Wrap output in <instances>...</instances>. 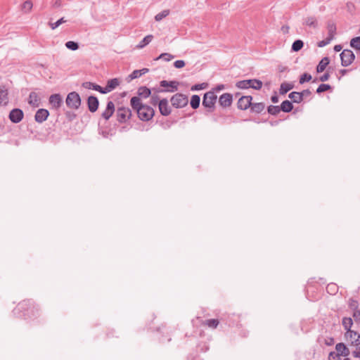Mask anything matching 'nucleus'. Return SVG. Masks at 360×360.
Returning <instances> with one entry per match:
<instances>
[{"mask_svg":"<svg viewBox=\"0 0 360 360\" xmlns=\"http://www.w3.org/2000/svg\"><path fill=\"white\" fill-rule=\"evenodd\" d=\"M120 84V81L117 78H113L108 81L107 84L103 87V94H108L114 90Z\"/></svg>","mask_w":360,"mask_h":360,"instance_id":"a211bd4d","label":"nucleus"},{"mask_svg":"<svg viewBox=\"0 0 360 360\" xmlns=\"http://www.w3.org/2000/svg\"><path fill=\"white\" fill-rule=\"evenodd\" d=\"M345 338L350 342L352 345L359 346L360 345V334L354 330L346 331Z\"/></svg>","mask_w":360,"mask_h":360,"instance_id":"1a4fd4ad","label":"nucleus"},{"mask_svg":"<svg viewBox=\"0 0 360 360\" xmlns=\"http://www.w3.org/2000/svg\"><path fill=\"white\" fill-rule=\"evenodd\" d=\"M179 82L176 81H167L162 80L160 82V85L162 87H167V89H159L158 91H165V92H174L178 89Z\"/></svg>","mask_w":360,"mask_h":360,"instance_id":"6e6552de","label":"nucleus"},{"mask_svg":"<svg viewBox=\"0 0 360 360\" xmlns=\"http://www.w3.org/2000/svg\"><path fill=\"white\" fill-rule=\"evenodd\" d=\"M335 349L338 354L341 356H347L349 355V350L342 342L338 343L335 345Z\"/></svg>","mask_w":360,"mask_h":360,"instance_id":"6ab92c4d","label":"nucleus"},{"mask_svg":"<svg viewBox=\"0 0 360 360\" xmlns=\"http://www.w3.org/2000/svg\"><path fill=\"white\" fill-rule=\"evenodd\" d=\"M328 359L329 360H341L340 356L338 354V352H330L329 353Z\"/></svg>","mask_w":360,"mask_h":360,"instance_id":"603ef678","label":"nucleus"},{"mask_svg":"<svg viewBox=\"0 0 360 360\" xmlns=\"http://www.w3.org/2000/svg\"><path fill=\"white\" fill-rule=\"evenodd\" d=\"M32 2L30 0L25 1L22 5V9L25 12H30L32 8Z\"/></svg>","mask_w":360,"mask_h":360,"instance_id":"c03bdc74","label":"nucleus"},{"mask_svg":"<svg viewBox=\"0 0 360 360\" xmlns=\"http://www.w3.org/2000/svg\"><path fill=\"white\" fill-rule=\"evenodd\" d=\"M351 47L355 49L360 54V37H356L350 41Z\"/></svg>","mask_w":360,"mask_h":360,"instance_id":"e433bc0d","label":"nucleus"},{"mask_svg":"<svg viewBox=\"0 0 360 360\" xmlns=\"http://www.w3.org/2000/svg\"><path fill=\"white\" fill-rule=\"evenodd\" d=\"M208 84L207 83H201L197 84L191 86V91H199L201 89H205L207 87Z\"/></svg>","mask_w":360,"mask_h":360,"instance_id":"a18cd8bd","label":"nucleus"},{"mask_svg":"<svg viewBox=\"0 0 360 360\" xmlns=\"http://www.w3.org/2000/svg\"><path fill=\"white\" fill-rule=\"evenodd\" d=\"M330 77V75L328 72H326L324 73L323 75H322L320 77H319V80L321 82H326V81H328V79Z\"/></svg>","mask_w":360,"mask_h":360,"instance_id":"13d9d810","label":"nucleus"},{"mask_svg":"<svg viewBox=\"0 0 360 360\" xmlns=\"http://www.w3.org/2000/svg\"><path fill=\"white\" fill-rule=\"evenodd\" d=\"M233 101V96L231 94L224 93L220 96L219 103L224 108L229 107Z\"/></svg>","mask_w":360,"mask_h":360,"instance_id":"2eb2a0df","label":"nucleus"},{"mask_svg":"<svg viewBox=\"0 0 360 360\" xmlns=\"http://www.w3.org/2000/svg\"><path fill=\"white\" fill-rule=\"evenodd\" d=\"M60 5H61V2H60V0H57V1L55 2V4H54V6H55L56 7H59V6H60Z\"/></svg>","mask_w":360,"mask_h":360,"instance_id":"774afa93","label":"nucleus"},{"mask_svg":"<svg viewBox=\"0 0 360 360\" xmlns=\"http://www.w3.org/2000/svg\"><path fill=\"white\" fill-rule=\"evenodd\" d=\"M173 58H174V56H172L169 53H161L159 56V57L157 58V60L161 58L165 61H170Z\"/></svg>","mask_w":360,"mask_h":360,"instance_id":"09e8293b","label":"nucleus"},{"mask_svg":"<svg viewBox=\"0 0 360 360\" xmlns=\"http://www.w3.org/2000/svg\"><path fill=\"white\" fill-rule=\"evenodd\" d=\"M332 40H333L332 39H330V37H327L326 39H324L323 40L320 41L318 43V46L319 47H323V46L328 45V44H330Z\"/></svg>","mask_w":360,"mask_h":360,"instance_id":"3c124183","label":"nucleus"},{"mask_svg":"<svg viewBox=\"0 0 360 360\" xmlns=\"http://www.w3.org/2000/svg\"><path fill=\"white\" fill-rule=\"evenodd\" d=\"M159 110L162 115L168 116L171 113V108L167 98H162L158 103Z\"/></svg>","mask_w":360,"mask_h":360,"instance_id":"ddd939ff","label":"nucleus"},{"mask_svg":"<svg viewBox=\"0 0 360 360\" xmlns=\"http://www.w3.org/2000/svg\"><path fill=\"white\" fill-rule=\"evenodd\" d=\"M65 22V20H64V18H61L55 22H49V25L52 30H55L59 25H60L62 23Z\"/></svg>","mask_w":360,"mask_h":360,"instance_id":"de8ad7c7","label":"nucleus"},{"mask_svg":"<svg viewBox=\"0 0 360 360\" xmlns=\"http://www.w3.org/2000/svg\"><path fill=\"white\" fill-rule=\"evenodd\" d=\"M159 96L157 94H153L150 98V103L153 105H156L158 103H159Z\"/></svg>","mask_w":360,"mask_h":360,"instance_id":"864d4df0","label":"nucleus"},{"mask_svg":"<svg viewBox=\"0 0 360 360\" xmlns=\"http://www.w3.org/2000/svg\"><path fill=\"white\" fill-rule=\"evenodd\" d=\"M267 111L270 115H276L281 111V109L280 106L271 105L268 107Z\"/></svg>","mask_w":360,"mask_h":360,"instance_id":"4c0bfd02","label":"nucleus"},{"mask_svg":"<svg viewBox=\"0 0 360 360\" xmlns=\"http://www.w3.org/2000/svg\"><path fill=\"white\" fill-rule=\"evenodd\" d=\"M115 112V105L114 103L111 101H109L107 103V106L105 110L102 113V117H103L105 120H108L110 117Z\"/></svg>","mask_w":360,"mask_h":360,"instance_id":"f3484780","label":"nucleus"},{"mask_svg":"<svg viewBox=\"0 0 360 360\" xmlns=\"http://www.w3.org/2000/svg\"><path fill=\"white\" fill-rule=\"evenodd\" d=\"M293 87H294V85L292 84L288 83V82H283L281 84V86H280V89H279L280 94L282 95L285 94L290 90L293 89Z\"/></svg>","mask_w":360,"mask_h":360,"instance_id":"c85d7f7f","label":"nucleus"},{"mask_svg":"<svg viewBox=\"0 0 360 360\" xmlns=\"http://www.w3.org/2000/svg\"><path fill=\"white\" fill-rule=\"evenodd\" d=\"M80 96L76 91L69 93L65 99L67 106L73 110H77L81 105Z\"/></svg>","mask_w":360,"mask_h":360,"instance_id":"f03ea898","label":"nucleus"},{"mask_svg":"<svg viewBox=\"0 0 360 360\" xmlns=\"http://www.w3.org/2000/svg\"><path fill=\"white\" fill-rule=\"evenodd\" d=\"M136 112L139 118L144 122L150 120L155 115L154 109L148 105H144L141 108H139Z\"/></svg>","mask_w":360,"mask_h":360,"instance_id":"20e7f679","label":"nucleus"},{"mask_svg":"<svg viewBox=\"0 0 360 360\" xmlns=\"http://www.w3.org/2000/svg\"><path fill=\"white\" fill-rule=\"evenodd\" d=\"M347 72V70L342 69L340 70V73L342 76L345 75Z\"/></svg>","mask_w":360,"mask_h":360,"instance_id":"338daca9","label":"nucleus"},{"mask_svg":"<svg viewBox=\"0 0 360 360\" xmlns=\"http://www.w3.org/2000/svg\"><path fill=\"white\" fill-rule=\"evenodd\" d=\"M174 65L176 68H181L185 66V62L182 60H178L174 63Z\"/></svg>","mask_w":360,"mask_h":360,"instance_id":"5fc2aeb1","label":"nucleus"},{"mask_svg":"<svg viewBox=\"0 0 360 360\" xmlns=\"http://www.w3.org/2000/svg\"><path fill=\"white\" fill-rule=\"evenodd\" d=\"M338 288L335 283H330L326 287V290L331 295H335L338 292Z\"/></svg>","mask_w":360,"mask_h":360,"instance_id":"ea45409f","label":"nucleus"},{"mask_svg":"<svg viewBox=\"0 0 360 360\" xmlns=\"http://www.w3.org/2000/svg\"><path fill=\"white\" fill-rule=\"evenodd\" d=\"M217 98V97L213 91H208L204 94L202 105L205 108H208V112H213Z\"/></svg>","mask_w":360,"mask_h":360,"instance_id":"7ed1b4c3","label":"nucleus"},{"mask_svg":"<svg viewBox=\"0 0 360 360\" xmlns=\"http://www.w3.org/2000/svg\"><path fill=\"white\" fill-rule=\"evenodd\" d=\"M304 46V42L301 39L295 40L291 47V50L295 52L300 51Z\"/></svg>","mask_w":360,"mask_h":360,"instance_id":"f704fd0d","label":"nucleus"},{"mask_svg":"<svg viewBox=\"0 0 360 360\" xmlns=\"http://www.w3.org/2000/svg\"><path fill=\"white\" fill-rule=\"evenodd\" d=\"M311 93L309 89H305V90H303L302 91L300 92V94L302 96V100L304 99V97L309 96L311 95Z\"/></svg>","mask_w":360,"mask_h":360,"instance_id":"6e6d98bb","label":"nucleus"},{"mask_svg":"<svg viewBox=\"0 0 360 360\" xmlns=\"http://www.w3.org/2000/svg\"><path fill=\"white\" fill-rule=\"evenodd\" d=\"M286 70H287L286 67H284V66H279L278 67V70H279L280 72H285Z\"/></svg>","mask_w":360,"mask_h":360,"instance_id":"69168bd1","label":"nucleus"},{"mask_svg":"<svg viewBox=\"0 0 360 360\" xmlns=\"http://www.w3.org/2000/svg\"><path fill=\"white\" fill-rule=\"evenodd\" d=\"M333 342H334L333 338H329L328 340H326V344L327 345H331L333 344Z\"/></svg>","mask_w":360,"mask_h":360,"instance_id":"e2e57ef3","label":"nucleus"},{"mask_svg":"<svg viewBox=\"0 0 360 360\" xmlns=\"http://www.w3.org/2000/svg\"><path fill=\"white\" fill-rule=\"evenodd\" d=\"M8 103V90L4 86H0V105H6Z\"/></svg>","mask_w":360,"mask_h":360,"instance_id":"412c9836","label":"nucleus"},{"mask_svg":"<svg viewBox=\"0 0 360 360\" xmlns=\"http://www.w3.org/2000/svg\"><path fill=\"white\" fill-rule=\"evenodd\" d=\"M265 108V105L264 103H252V105L250 108V111L252 112L260 113Z\"/></svg>","mask_w":360,"mask_h":360,"instance_id":"bb28decb","label":"nucleus"},{"mask_svg":"<svg viewBox=\"0 0 360 360\" xmlns=\"http://www.w3.org/2000/svg\"><path fill=\"white\" fill-rule=\"evenodd\" d=\"M169 14V10H163L162 11H161L160 13H158V14L155 16V20L156 21H160V20H162L163 18H165V17H167Z\"/></svg>","mask_w":360,"mask_h":360,"instance_id":"79ce46f5","label":"nucleus"},{"mask_svg":"<svg viewBox=\"0 0 360 360\" xmlns=\"http://www.w3.org/2000/svg\"><path fill=\"white\" fill-rule=\"evenodd\" d=\"M356 347V350L352 352L353 356L355 358H360V345Z\"/></svg>","mask_w":360,"mask_h":360,"instance_id":"4d7b16f0","label":"nucleus"},{"mask_svg":"<svg viewBox=\"0 0 360 360\" xmlns=\"http://www.w3.org/2000/svg\"><path fill=\"white\" fill-rule=\"evenodd\" d=\"M342 326L346 331L352 330L351 328L353 325V320L350 317H344L342 321Z\"/></svg>","mask_w":360,"mask_h":360,"instance_id":"c756f323","label":"nucleus"},{"mask_svg":"<svg viewBox=\"0 0 360 360\" xmlns=\"http://www.w3.org/2000/svg\"><path fill=\"white\" fill-rule=\"evenodd\" d=\"M219 323V321L218 319H212L205 320L202 323V325L207 326L209 328L214 329L218 326Z\"/></svg>","mask_w":360,"mask_h":360,"instance_id":"72a5a7b5","label":"nucleus"},{"mask_svg":"<svg viewBox=\"0 0 360 360\" xmlns=\"http://www.w3.org/2000/svg\"><path fill=\"white\" fill-rule=\"evenodd\" d=\"M49 115V112L46 109L40 108L39 109L34 115V120L38 123H42L47 120Z\"/></svg>","mask_w":360,"mask_h":360,"instance_id":"4468645a","label":"nucleus"},{"mask_svg":"<svg viewBox=\"0 0 360 360\" xmlns=\"http://www.w3.org/2000/svg\"><path fill=\"white\" fill-rule=\"evenodd\" d=\"M311 79V75L308 73H304L300 78V84H302L304 82H309Z\"/></svg>","mask_w":360,"mask_h":360,"instance_id":"49530a36","label":"nucleus"},{"mask_svg":"<svg viewBox=\"0 0 360 360\" xmlns=\"http://www.w3.org/2000/svg\"><path fill=\"white\" fill-rule=\"evenodd\" d=\"M149 71L148 68H143L141 70H134L128 77L129 81L136 79L147 73Z\"/></svg>","mask_w":360,"mask_h":360,"instance_id":"5701e85b","label":"nucleus"},{"mask_svg":"<svg viewBox=\"0 0 360 360\" xmlns=\"http://www.w3.org/2000/svg\"><path fill=\"white\" fill-rule=\"evenodd\" d=\"M327 29H328V37H330V39H333L335 34L336 33L335 25L332 22H329L327 25Z\"/></svg>","mask_w":360,"mask_h":360,"instance_id":"7c9ffc66","label":"nucleus"},{"mask_svg":"<svg viewBox=\"0 0 360 360\" xmlns=\"http://www.w3.org/2000/svg\"><path fill=\"white\" fill-rule=\"evenodd\" d=\"M82 86L87 89H93L95 91H98V92L103 94V87L99 86L98 84L92 83L91 82H83Z\"/></svg>","mask_w":360,"mask_h":360,"instance_id":"aec40b11","label":"nucleus"},{"mask_svg":"<svg viewBox=\"0 0 360 360\" xmlns=\"http://www.w3.org/2000/svg\"><path fill=\"white\" fill-rule=\"evenodd\" d=\"M304 24L309 27H316L317 26V21L315 17L310 16L305 19Z\"/></svg>","mask_w":360,"mask_h":360,"instance_id":"58836bf2","label":"nucleus"},{"mask_svg":"<svg viewBox=\"0 0 360 360\" xmlns=\"http://www.w3.org/2000/svg\"><path fill=\"white\" fill-rule=\"evenodd\" d=\"M271 100L273 103H276L278 102V97L276 95L272 96Z\"/></svg>","mask_w":360,"mask_h":360,"instance_id":"680f3d73","label":"nucleus"},{"mask_svg":"<svg viewBox=\"0 0 360 360\" xmlns=\"http://www.w3.org/2000/svg\"><path fill=\"white\" fill-rule=\"evenodd\" d=\"M29 104L34 107H38L40 104V99L35 92H31L29 96Z\"/></svg>","mask_w":360,"mask_h":360,"instance_id":"393cba45","label":"nucleus"},{"mask_svg":"<svg viewBox=\"0 0 360 360\" xmlns=\"http://www.w3.org/2000/svg\"><path fill=\"white\" fill-rule=\"evenodd\" d=\"M170 101L173 107L176 108H181L188 105V97L182 94H176L172 96Z\"/></svg>","mask_w":360,"mask_h":360,"instance_id":"39448f33","label":"nucleus"},{"mask_svg":"<svg viewBox=\"0 0 360 360\" xmlns=\"http://www.w3.org/2000/svg\"><path fill=\"white\" fill-rule=\"evenodd\" d=\"M24 117L23 111L20 108L13 109L8 115L9 120L11 122L17 124L19 123Z\"/></svg>","mask_w":360,"mask_h":360,"instance_id":"9d476101","label":"nucleus"},{"mask_svg":"<svg viewBox=\"0 0 360 360\" xmlns=\"http://www.w3.org/2000/svg\"><path fill=\"white\" fill-rule=\"evenodd\" d=\"M130 104L131 108L136 112L144 105L141 101V99L138 96H134L130 100Z\"/></svg>","mask_w":360,"mask_h":360,"instance_id":"b1692460","label":"nucleus"},{"mask_svg":"<svg viewBox=\"0 0 360 360\" xmlns=\"http://www.w3.org/2000/svg\"><path fill=\"white\" fill-rule=\"evenodd\" d=\"M225 86L224 84H219L214 88V90L217 91H219L221 90H223Z\"/></svg>","mask_w":360,"mask_h":360,"instance_id":"052dcab7","label":"nucleus"},{"mask_svg":"<svg viewBox=\"0 0 360 360\" xmlns=\"http://www.w3.org/2000/svg\"><path fill=\"white\" fill-rule=\"evenodd\" d=\"M236 86L238 89H242L252 88L256 90H259L262 87V81L257 79H245L238 81L236 83Z\"/></svg>","mask_w":360,"mask_h":360,"instance_id":"f257e3e1","label":"nucleus"},{"mask_svg":"<svg viewBox=\"0 0 360 360\" xmlns=\"http://www.w3.org/2000/svg\"><path fill=\"white\" fill-rule=\"evenodd\" d=\"M348 305L350 309L356 310L358 307V302L352 298L349 300Z\"/></svg>","mask_w":360,"mask_h":360,"instance_id":"8fccbe9b","label":"nucleus"},{"mask_svg":"<svg viewBox=\"0 0 360 360\" xmlns=\"http://www.w3.org/2000/svg\"><path fill=\"white\" fill-rule=\"evenodd\" d=\"M65 46L67 49L71 50V51H76L79 49L78 43L73 41H69L65 43Z\"/></svg>","mask_w":360,"mask_h":360,"instance_id":"a19ab883","label":"nucleus"},{"mask_svg":"<svg viewBox=\"0 0 360 360\" xmlns=\"http://www.w3.org/2000/svg\"><path fill=\"white\" fill-rule=\"evenodd\" d=\"M353 317L354 318L355 321H359L360 320V310L354 311L353 314Z\"/></svg>","mask_w":360,"mask_h":360,"instance_id":"bf43d9fd","label":"nucleus"},{"mask_svg":"<svg viewBox=\"0 0 360 360\" xmlns=\"http://www.w3.org/2000/svg\"><path fill=\"white\" fill-rule=\"evenodd\" d=\"M52 108L58 110L63 104V99L59 94H55L50 96L49 99Z\"/></svg>","mask_w":360,"mask_h":360,"instance_id":"f8f14e48","label":"nucleus"},{"mask_svg":"<svg viewBox=\"0 0 360 360\" xmlns=\"http://www.w3.org/2000/svg\"><path fill=\"white\" fill-rule=\"evenodd\" d=\"M341 65L343 67H347L352 63L355 58V55L349 49H344L340 55Z\"/></svg>","mask_w":360,"mask_h":360,"instance_id":"423d86ee","label":"nucleus"},{"mask_svg":"<svg viewBox=\"0 0 360 360\" xmlns=\"http://www.w3.org/2000/svg\"><path fill=\"white\" fill-rule=\"evenodd\" d=\"M153 39V36L152 34H148L137 45V48L142 49L148 45L150 42H151Z\"/></svg>","mask_w":360,"mask_h":360,"instance_id":"473e14b6","label":"nucleus"},{"mask_svg":"<svg viewBox=\"0 0 360 360\" xmlns=\"http://www.w3.org/2000/svg\"><path fill=\"white\" fill-rule=\"evenodd\" d=\"M330 60L328 57L323 58L316 67L317 72H322L325 70L326 66L329 64Z\"/></svg>","mask_w":360,"mask_h":360,"instance_id":"a878e982","label":"nucleus"},{"mask_svg":"<svg viewBox=\"0 0 360 360\" xmlns=\"http://www.w3.org/2000/svg\"><path fill=\"white\" fill-rule=\"evenodd\" d=\"M131 116V111L129 108L120 107L116 111L117 120L120 123L126 122Z\"/></svg>","mask_w":360,"mask_h":360,"instance_id":"0eeeda50","label":"nucleus"},{"mask_svg":"<svg viewBox=\"0 0 360 360\" xmlns=\"http://www.w3.org/2000/svg\"><path fill=\"white\" fill-rule=\"evenodd\" d=\"M252 97L251 96H241L238 101V108L240 110H245L248 108H250L252 105Z\"/></svg>","mask_w":360,"mask_h":360,"instance_id":"9b49d317","label":"nucleus"},{"mask_svg":"<svg viewBox=\"0 0 360 360\" xmlns=\"http://www.w3.org/2000/svg\"><path fill=\"white\" fill-rule=\"evenodd\" d=\"M88 109L91 112H95L99 105V101L97 97L94 96H90L87 98Z\"/></svg>","mask_w":360,"mask_h":360,"instance_id":"dca6fc26","label":"nucleus"},{"mask_svg":"<svg viewBox=\"0 0 360 360\" xmlns=\"http://www.w3.org/2000/svg\"><path fill=\"white\" fill-rule=\"evenodd\" d=\"M280 107L281 110L285 112H290L293 109L292 102L289 101L288 100L283 101Z\"/></svg>","mask_w":360,"mask_h":360,"instance_id":"cd10ccee","label":"nucleus"},{"mask_svg":"<svg viewBox=\"0 0 360 360\" xmlns=\"http://www.w3.org/2000/svg\"><path fill=\"white\" fill-rule=\"evenodd\" d=\"M288 97L293 103H300L302 101V96L300 94V92L297 91H292L290 93Z\"/></svg>","mask_w":360,"mask_h":360,"instance_id":"2f4dec72","label":"nucleus"},{"mask_svg":"<svg viewBox=\"0 0 360 360\" xmlns=\"http://www.w3.org/2000/svg\"><path fill=\"white\" fill-rule=\"evenodd\" d=\"M200 98L198 95H193L191 99V106L193 109H197L200 106Z\"/></svg>","mask_w":360,"mask_h":360,"instance_id":"c9c22d12","label":"nucleus"},{"mask_svg":"<svg viewBox=\"0 0 360 360\" xmlns=\"http://www.w3.org/2000/svg\"><path fill=\"white\" fill-rule=\"evenodd\" d=\"M138 97L147 98L151 95V90L146 86H140L137 90Z\"/></svg>","mask_w":360,"mask_h":360,"instance_id":"4be33fe9","label":"nucleus"},{"mask_svg":"<svg viewBox=\"0 0 360 360\" xmlns=\"http://www.w3.org/2000/svg\"><path fill=\"white\" fill-rule=\"evenodd\" d=\"M342 49V46L340 45H335L334 47V50L336 52L340 51Z\"/></svg>","mask_w":360,"mask_h":360,"instance_id":"0e129e2a","label":"nucleus"},{"mask_svg":"<svg viewBox=\"0 0 360 360\" xmlns=\"http://www.w3.org/2000/svg\"><path fill=\"white\" fill-rule=\"evenodd\" d=\"M331 89V86L328 84H321L319 86V87L316 89V93L321 94L324 91H326L328 90Z\"/></svg>","mask_w":360,"mask_h":360,"instance_id":"37998d69","label":"nucleus"}]
</instances>
